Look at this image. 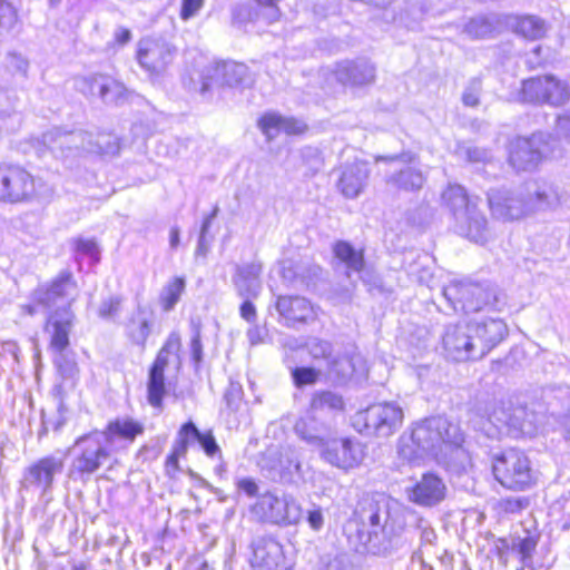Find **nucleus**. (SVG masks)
<instances>
[{"instance_id":"b1692460","label":"nucleus","mask_w":570,"mask_h":570,"mask_svg":"<svg viewBox=\"0 0 570 570\" xmlns=\"http://www.w3.org/2000/svg\"><path fill=\"white\" fill-rule=\"evenodd\" d=\"M252 550V567L259 570H274L283 559L282 546L272 537L256 538Z\"/></svg>"},{"instance_id":"49530a36","label":"nucleus","mask_w":570,"mask_h":570,"mask_svg":"<svg viewBox=\"0 0 570 570\" xmlns=\"http://www.w3.org/2000/svg\"><path fill=\"white\" fill-rule=\"evenodd\" d=\"M109 79V76L105 75H94L88 78H85L81 82V91L90 96L100 97V82Z\"/></svg>"},{"instance_id":"c756f323","label":"nucleus","mask_w":570,"mask_h":570,"mask_svg":"<svg viewBox=\"0 0 570 570\" xmlns=\"http://www.w3.org/2000/svg\"><path fill=\"white\" fill-rule=\"evenodd\" d=\"M276 308L287 322H306L314 316V309L311 303L299 296L278 297Z\"/></svg>"},{"instance_id":"8fccbe9b","label":"nucleus","mask_w":570,"mask_h":570,"mask_svg":"<svg viewBox=\"0 0 570 570\" xmlns=\"http://www.w3.org/2000/svg\"><path fill=\"white\" fill-rule=\"evenodd\" d=\"M189 439H191L190 433L183 434L181 429H180L178 432V439L176 440V442L173 446L171 454H174L178 458L184 456L187 452V445H188Z\"/></svg>"},{"instance_id":"7c9ffc66","label":"nucleus","mask_w":570,"mask_h":570,"mask_svg":"<svg viewBox=\"0 0 570 570\" xmlns=\"http://www.w3.org/2000/svg\"><path fill=\"white\" fill-rule=\"evenodd\" d=\"M273 470L284 481H292L295 476H302V461L298 451L294 448H285L279 454Z\"/></svg>"},{"instance_id":"4c0bfd02","label":"nucleus","mask_w":570,"mask_h":570,"mask_svg":"<svg viewBox=\"0 0 570 570\" xmlns=\"http://www.w3.org/2000/svg\"><path fill=\"white\" fill-rule=\"evenodd\" d=\"M425 177L423 174L414 168L400 170L397 176L391 177L387 183L393 184L395 187L412 190L419 189L423 186Z\"/></svg>"},{"instance_id":"9d476101","label":"nucleus","mask_w":570,"mask_h":570,"mask_svg":"<svg viewBox=\"0 0 570 570\" xmlns=\"http://www.w3.org/2000/svg\"><path fill=\"white\" fill-rule=\"evenodd\" d=\"M252 512L262 521L279 525L296 524L302 519V508L293 497H277L271 492L257 499Z\"/></svg>"},{"instance_id":"2eb2a0df","label":"nucleus","mask_w":570,"mask_h":570,"mask_svg":"<svg viewBox=\"0 0 570 570\" xmlns=\"http://www.w3.org/2000/svg\"><path fill=\"white\" fill-rule=\"evenodd\" d=\"M247 77L248 69L243 63L233 61L215 63L198 75V83H195L194 89L206 94L215 87L242 85Z\"/></svg>"},{"instance_id":"37998d69","label":"nucleus","mask_w":570,"mask_h":570,"mask_svg":"<svg viewBox=\"0 0 570 570\" xmlns=\"http://www.w3.org/2000/svg\"><path fill=\"white\" fill-rule=\"evenodd\" d=\"M465 32L472 38H485L491 35L492 26L487 18H476L466 24Z\"/></svg>"},{"instance_id":"6e6d98bb","label":"nucleus","mask_w":570,"mask_h":570,"mask_svg":"<svg viewBox=\"0 0 570 570\" xmlns=\"http://www.w3.org/2000/svg\"><path fill=\"white\" fill-rule=\"evenodd\" d=\"M479 85H474L468 88L462 97V100L465 106L475 107L479 104Z\"/></svg>"},{"instance_id":"0eeeda50","label":"nucleus","mask_w":570,"mask_h":570,"mask_svg":"<svg viewBox=\"0 0 570 570\" xmlns=\"http://www.w3.org/2000/svg\"><path fill=\"white\" fill-rule=\"evenodd\" d=\"M40 180L24 167L0 164V203L20 204L33 200L39 195Z\"/></svg>"},{"instance_id":"6ab92c4d","label":"nucleus","mask_w":570,"mask_h":570,"mask_svg":"<svg viewBox=\"0 0 570 570\" xmlns=\"http://www.w3.org/2000/svg\"><path fill=\"white\" fill-rule=\"evenodd\" d=\"M65 460L57 455H47L30 464L23 474L24 487H35L43 493L47 492L56 475L60 474Z\"/></svg>"},{"instance_id":"1a4fd4ad","label":"nucleus","mask_w":570,"mask_h":570,"mask_svg":"<svg viewBox=\"0 0 570 570\" xmlns=\"http://www.w3.org/2000/svg\"><path fill=\"white\" fill-rule=\"evenodd\" d=\"M78 286L69 272H63L50 283L40 285L32 293V304L21 306V311L30 316L37 313V306L50 308L58 304H66V308L76 301L78 296Z\"/></svg>"},{"instance_id":"6e6552de","label":"nucleus","mask_w":570,"mask_h":570,"mask_svg":"<svg viewBox=\"0 0 570 570\" xmlns=\"http://www.w3.org/2000/svg\"><path fill=\"white\" fill-rule=\"evenodd\" d=\"M76 452L71 472L81 476L91 475L111 460L110 444L100 432L82 435L73 444Z\"/></svg>"},{"instance_id":"a211bd4d","label":"nucleus","mask_w":570,"mask_h":570,"mask_svg":"<svg viewBox=\"0 0 570 570\" xmlns=\"http://www.w3.org/2000/svg\"><path fill=\"white\" fill-rule=\"evenodd\" d=\"M173 57V49L163 39L147 37L138 42V62L145 70L151 73L163 71L170 63Z\"/></svg>"},{"instance_id":"20e7f679","label":"nucleus","mask_w":570,"mask_h":570,"mask_svg":"<svg viewBox=\"0 0 570 570\" xmlns=\"http://www.w3.org/2000/svg\"><path fill=\"white\" fill-rule=\"evenodd\" d=\"M442 295L453 311L476 313L497 302V293L490 283L469 278L452 279L442 289Z\"/></svg>"},{"instance_id":"39448f33","label":"nucleus","mask_w":570,"mask_h":570,"mask_svg":"<svg viewBox=\"0 0 570 570\" xmlns=\"http://www.w3.org/2000/svg\"><path fill=\"white\" fill-rule=\"evenodd\" d=\"M403 419L404 413L400 405L393 402H382L355 413L352 424L360 433L387 438L402 426Z\"/></svg>"},{"instance_id":"cd10ccee","label":"nucleus","mask_w":570,"mask_h":570,"mask_svg":"<svg viewBox=\"0 0 570 570\" xmlns=\"http://www.w3.org/2000/svg\"><path fill=\"white\" fill-rule=\"evenodd\" d=\"M488 420L498 429L511 426L515 430L525 431V410L522 407L511 410L502 401L491 403L487 409Z\"/></svg>"},{"instance_id":"f03ea898","label":"nucleus","mask_w":570,"mask_h":570,"mask_svg":"<svg viewBox=\"0 0 570 570\" xmlns=\"http://www.w3.org/2000/svg\"><path fill=\"white\" fill-rule=\"evenodd\" d=\"M442 200L452 213L456 233L475 245H484L490 237L488 222L476 205L468 198L465 189L451 184L443 191Z\"/></svg>"},{"instance_id":"f704fd0d","label":"nucleus","mask_w":570,"mask_h":570,"mask_svg":"<svg viewBox=\"0 0 570 570\" xmlns=\"http://www.w3.org/2000/svg\"><path fill=\"white\" fill-rule=\"evenodd\" d=\"M20 124V117L14 111L11 97L0 91V140L6 134L14 130Z\"/></svg>"},{"instance_id":"ea45409f","label":"nucleus","mask_w":570,"mask_h":570,"mask_svg":"<svg viewBox=\"0 0 570 570\" xmlns=\"http://www.w3.org/2000/svg\"><path fill=\"white\" fill-rule=\"evenodd\" d=\"M181 432L183 434L190 433L191 439H195L199 442V444L202 445V448L204 449L205 453L208 456H214L215 454L220 452L213 433H200L193 422L185 423L181 426Z\"/></svg>"},{"instance_id":"338daca9","label":"nucleus","mask_w":570,"mask_h":570,"mask_svg":"<svg viewBox=\"0 0 570 570\" xmlns=\"http://www.w3.org/2000/svg\"><path fill=\"white\" fill-rule=\"evenodd\" d=\"M81 134H71V135H65L59 138V144H66V142H76L79 138H81Z\"/></svg>"},{"instance_id":"e433bc0d","label":"nucleus","mask_w":570,"mask_h":570,"mask_svg":"<svg viewBox=\"0 0 570 570\" xmlns=\"http://www.w3.org/2000/svg\"><path fill=\"white\" fill-rule=\"evenodd\" d=\"M515 31L528 39H538L546 32L544 22L533 16H525L515 19Z\"/></svg>"},{"instance_id":"393cba45","label":"nucleus","mask_w":570,"mask_h":570,"mask_svg":"<svg viewBox=\"0 0 570 570\" xmlns=\"http://www.w3.org/2000/svg\"><path fill=\"white\" fill-rule=\"evenodd\" d=\"M308 351L313 358L325 360L328 372L337 379H346L354 372V364L351 358L332 356V346L328 342L314 338L308 343Z\"/></svg>"},{"instance_id":"13d9d810","label":"nucleus","mask_w":570,"mask_h":570,"mask_svg":"<svg viewBox=\"0 0 570 570\" xmlns=\"http://www.w3.org/2000/svg\"><path fill=\"white\" fill-rule=\"evenodd\" d=\"M73 249H97L98 244L91 237H78L73 240Z\"/></svg>"},{"instance_id":"bb28decb","label":"nucleus","mask_w":570,"mask_h":570,"mask_svg":"<svg viewBox=\"0 0 570 570\" xmlns=\"http://www.w3.org/2000/svg\"><path fill=\"white\" fill-rule=\"evenodd\" d=\"M155 322L154 309L149 305H138L125 324L127 336L132 343L145 346Z\"/></svg>"},{"instance_id":"c9c22d12","label":"nucleus","mask_w":570,"mask_h":570,"mask_svg":"<svg viewBox=\"0 0 570 570\" xmlns=\"http://www.w3.org/2000/svg\"><path fill=\"white\" fill-rule=\"evenodd\" d=\"M343 407V397L331 391L315 392L311 400V410L314 412L341 411Z\"/></svg>"},{"instance_id":"5701e85b","label":"nucleus","mask_w":570,"mask_h":570,"mask_svg":"<svg viewBox=\"0 0 570 570\" xmlns=\"http://www.w3.org/2000/svg\"><path fill=\"white\" fill-rule=\"evenodd\" d=\"M475 328V342L479 345L481 357L500 344L508 335V326L501 318H484L471 322Z\"/></svg>"},{"instance_id":"f257e3e1","label":"nucleus","mask_w":570,"mask_h":570,"mask_svg":"<svg viewBox=\"0 0 570 570\" xmlns=\"http://www.w3.org/2000/svg\"><path fill=\"white\" fill-rule=\"evenodd\" d=\"M464 435L460 426L443 416H432L417 422L409 435L399 441V454L410 462L432 456L451 464L453 460L464 465L468 454L462 448Z\"/></svg>"},{"instance_id":"79ce46f5","label":"nucleus","mask_w":570,"mask_h":570,"mask_svg":"<svg viewBox=\"0 0 570 570\" xmlns=\"http://www.w3.org/2000/svg\"><path fill=\"white\" fill-rule=\"evenodd\" d=\"M335 254L347 271L362 272L364 267L363 252H335Z\"/></svg>"},{"instance_id":"603ef678","label":"nucleus","mask_w":570,"mask_h":570,"mask_svg":"<svg viewBox=\"0 0 570 570\" xmlns=\"http://www.w3.org/2000/svg\"><path fill=\"white\" fill-rule=\"evenodd\" d=\"M557 134L570 141V114L560 116L557 120Z\"/></svg>"},{"instance_id":"2f4dec72","label":"nucleus","mask_w":570,"mask_h":570,"mask_svg":"<svg viewBox=\"0 0 570 570\" xmlns=\"http://www.w3.org/2000/svg\"><path fill=\"white\" fill-rule=\"evenodd\" d=\"M144 432V425L129 417L117 419L108 424L101 434L107 436V442L111 445L116 436L132 442L135 438Z\"/></svg>"},{"instance_id":"680f3d73","label":"nucleus","mask_w":570,"mask_h":570,"mask_svg":"<svg viewBox=\"0 0 570 570\" xmlns=\"http://www.w3.org/2000/svg\"><path fill=\"white\" fill-rule=\"evenodd\" d=\"M466 157L470 161H474V163L485 161L489 158L488 153L485 150L479 149V148L466 149Z\"/></svg>"},{"instance_id":"4468645a","label":"nucleus","mask_w":570,"mask_h":570,"mask_svg":"<svg viewBox=\"0 0 570 570\" xmlns=\"http://www.w3.org/2000/svg\"><path fill=\"white\" fill-rule=\"evenodd\" d=\"M321 456L331 465L348 471L358 468L365 458V446L357 440L325 441Z\"/></svg>"},{"instance_id":"c85d7f7f","label":"nucleus","mask_w":570,"mask_h":570,"mask_svg":"<svg viewBox=\"0 0 570 570\" xmlns=\"http://www.w3.org/2000/svg\"><path fill=\"white\" fill-rule=\"evenodd\" d=\"M261 272L262 266L258 263H248L238 267L234 283L240 297L255 298L258 296L262 288Z\"/></svg>"},{"instance_id":"bf43d9fd","label":"nucleus","mask_w":570,"mask_h":570,"mask_svg":"<svg viewBox=\"0 0 570 570\" xmlns=\"http://www.w3.org/2000/svg\"><path fill=\"white\" fill-rule=\"evenodd\" d=\"M244 303L240 306V315L244 320L250 322L256 316V309L253 303L250 302L252 298H244Z\"/></svg>"},{"instance_id":"0e129e2a","label":"nucleus","mask_w":570,"mask_h":570,"mask_svg":"<svg viewBox=\"0 0 570 570\" xmlns=\"http://www.w3.org/2000/svg\"><path fill=\"white\" fill-rule=\"evenodd\" d=\"M389 159L390 160H400V161L406 163V164H412L415 161V155H413L411 153H404L399 156L390 157Z\"/></svg>"},{"instance_id":"9b49d317","label":"nucleus","mask_w":570,"mask_h":570,"mask_svg":"<svg viewBox=\"0 0 570 570\" xmlns=\"http://www.w3.org/2000/svg\"><path fill=\"white\" fill-rule=\"evenodd\" d=\"M180 345L179 335L177 333H171L149 370L147 399L148 403L153 407H163V397L166 394L164 372L171 360H175L179 365L178 352L180 350Z\"/></svg>"},{"instance_id":"69168bd1","label":"nucleus","mask_w":570,"mask_h":570,"mask_svg":"<svg viewBox=\"0 0 570 570\" xmlns=\"http://www.w3.org/2000/svg\"><path fill=\"white\" fill-rule=\"evenodd\" d=\"M178 456L170 453V455L166 460V468L168 473L171 471H176L178 469Z\"/></svg>"},{"instance_id":"f8f14e48","label":"nucleus","mask_w":570,"mask_h":570,"mask_svg":"<svg viewBox=\"0 0 570 570\" xmlns=\"http://www.w3.org/2000/svg\"><path fill=\"white\" fill-rule=\"evenodd\" d=\"M551 154V144L543 134L530 138L517 137L509 145V163L517 170L534 169Z\"/></svg>"},{"instance_id":"412c9836","label":"nucleus","mask_w":570,"mask_h":570,"mask_svg":"<svg viewBox=\"0 0 570 570\" xmlns=\"http://www.w3.org/2000/svg\"><path fill=\"white\" fill-rule=\"evenodd\" d=\"M76 316L70 308H58L46 322L45 332L50 337V348L63 352L69 346V334L72 331Z\"/></svg>"},{"instance_id":"a878e982","label":"nucleus","mask_w":570,"mask_h":570,"mask_svg":"<svg viewBox=\"0 0 570 570\" xmlns=\"http://www.w3.org/2000/svg\"><path fill=\"white\" fill-rule=\"evenodd\" d=\"M258 127L267 139L279 134L299 135L305 131L306 125L298 119L284 117L277 112H266L258 119Z\"/></svg>"},{"instance_id":"5fc2aeb1","label":"nucleus","mask_w":570,"mask_h":570,"mask_svg":"<svg viewBox=\"0 0 570 570\" xmlns=\"http://www.w3.org/2000/svg\"><path fill=\"white\" fill-rule=\"evenodd\" d=\"M267 332L264 327L254 326L247 331V338L250 345H257L265 342Z\"/></svg>"},{"instance_id":"052dcab7","label":"nucleus","mask_w":570,"mask_h":570,"mask_svg":"<svg viewBox=\"0 0 570 570\" xmlns=\"http://www.w3.org/2000/svg\"><path fill=\"white\" fill-rule=\"evenodd\" d=\"M238 489L244 491L249 497H253L257 493L258 487L252 479H242L237 483Z\"/></svg>"},{"instance_id":"72a5a7b5","label":"nucleus","mask_w":570,"mask_h":570,"mask_svg":"<svg viewBox=\"0 0 570 570\" xmlns=\"http://www.w3.org/2000/svg\"><path fill=\"white\" fill-rule=\"evenodd\" d=\"M186 281L184 277L171 278L159 293V305L164 312H170L179 302L185 292Z\"/></svg>"},{"instance_id":"a19ab883","label":"nucleus","mask_w":570,"mask_h":570,"mask_svg":"<svg viewBox=\"0 0 570 570\" xmlns=\"http://www.w3.org/2000/svg\"><path fill=\"white\" fill-rule=\"evenodd\" d=\"M55 364L63 377L71 379L78 373V366L73 356L68 355L66 351L56 352Z\"/></svg>"},{"instance_id":"ddd939ff","label":"nucleus","mask_w":570,"mask_h":570,"mask_svg":"<svg viewBox=\"0 0 570 570\" xmlns=\"http://www.w3.org/2000/svg\"><path fill=\"white\" fill-rule=\"evenodd\" d=\"M472 323L449 325L443 334V348L456 362L482 358Z\"/></svg>"},{"instance_id":"09e8293b","label":"nucleus","mask_w":570,"mask_h":570,"mask_svg":"<svg viewBox=\"0 0 570 570\" xmlns=\"http://www.w3.org/2000/svg\"><path fill=\"white\" fill-rule=\"evenodd\" d=\"M119 306L120 299L118 297H109L100 304L98 314L101 317H111L119 311Z\"/></svg>"},{"instance_id":"423d86ee","label":"nucleus","mask_w":570,"mask_h":570,"mask_svg":"<svg viewBox=\"0 0 570 570\" xmlns=\"http://www.w3.org/2000/svg\"><path fill=\"white\" fill-rule=\"evenodd\" d=\"M492 471L498 482L509 490L524 491L535 483V473L529 458L517 449L495 455Z\"/></svg>"},{"instance_id":"de8ad7c7","label":"nucleus","mask_w":570,"mask_h":570,"mask_svg":"<svg viewBox=\"0 0 570 570\" xmlns=\"http://www.w3.org/2000/svg\"><path fill=\"white\" fill-rule=\"evenodd\" d=\"M204 4V0H183L181 1V10L180 18L183 20H188L197 14L200 8Z\"/></svg>"},{"instance_id":"f3484780","label":"nucleus","mask_w":570,"mask_h":570,"mask_svg":"<svg viewBox=\"0 0 570 570\" xmlns=\"http://www.w3.org/2000/svg\"><path fill=\"white\" fill-rule=\"evenodd\" d=\"M336 171V187L345 198L354 199L364 191L370 176V168L366 161L361 159L345 161Z\"/></svg>"},{"instance_id":"a18cd8bd","label":"nucleus","mask_w":570,"mask_h":570,"mask_svg":"<svg viewBox=\"0 0 570 570\" xmlns=\"http://www.w3.org/2000/svg\"><path fill=\"white\" fill-rule=\"evenodd\" d=\"M320 371L312 367H296L293 371L295 384L298 386L314 384L317 381Z\"/></svg>"},{"instance_id":"473e14b6","label":"nucleus","mask_w":570,"mask_h":570,"mask_svg":"<svg viewBox=\"0 0 570 570\" xmlns=\"http://www.w3.org/2000/svg\"><path fill=\"white\" fill-rule=\"evenodd\" d=\"M295 433L307 443L315 446H323L325 434L313 416L301 417L294 425Z\"/></svg>"},{"instance_id":"4be33fe9","label":"nucleus","mask_w":570,"mask_h":570,"mask_svg":"<svg viewBox=\"0 0 570 570\" xmlns=\"http://www.w3.org/2000/svg\"><path fill=\"white\" fill-rule=\"evenodd\" d=\"M446 487L441 478L433 473H425L409 490V500L422 507H433L444 500Z\"/></svg>"},{"instance_id":"3c124183","label":"nucleus","mask_w":570,"mask_h":570,"mask_svg":"<svg viewBox=\"0 0 570 570\" xmlns=\"http://www.w3.org/2000/svg\"><path fill=\"white\" fill-rule=\"evenodd\" d=\"M258 6L266 10L265 14L269 21H274L278 18L279 11L276 7V3L279 0H255Z\"/></svg>"},{"instance_id":"58836bf2","label":"nucleus","mask_w":570,"mask_h":570,"mask_svg":"<svg viewBox=\"0 0 570 570\" xmlns=\"http://www.w3.org/2000/svg\"><path fill=\"white\" fill-rule=\"evenodd\" d=\"M100 98L106 102L119 104L122 100L127 99L129 92L126 87L117 81L116 79L109 77L105 81L100 82Z\"/></svg>"},{"instance_id":"774afa93","label":"nucleus","mask_w":570,"mask_h":570,"mask_svg":"<svg viewBox=\"0 0 570 570\" xmlns=\"http://www.w3.org/2000/svg\"><path fill=\"white\" fill-rule=\"evenodd\" d=\"M169 238H170V246L171 247H177L179 245V234H178V230L176 228H173L170 230Z\"/></svg>"},{"instance_id":"7ed1b4c3","label":"nucleus","mask_w":570,"mask_h":570,"mask_svg":"<svg viewBox=\"0 0 570 570\" xmlns=\"http://www.w3.org/2000/svg\"><path fill=\"white\" fill-rule=\"evenodd\" d=\"M546 189L534 186L527 193H512L505 189H493L488 194V203L494 219L513 222L522 219L537 210L549 206Z\"/></svg>"},{"instance_id":"864d4df0","label":"nucleus","mask_w":570,"mask_h":570,"mask_svg":"<svg viewBox=\"0 0 570 570\" xmlns=\"http://www.w3.org/2000/svg\"><path fill=\"white\" fill-rule=\"evenodd\" d=\"M307 522L313 530H321L324 525V515L322 510L320 508H316L308 511Z\"/></svg>"},{"instance_id":"e2e57ef3","label":"nucleus","mask_w":570,"mask_h":570,"mask_svg":"<svg viewBox=\"0 0 570 570\" xmlns=\"http://www.w3.org/2000/svg\"><path fill=\"white\" fill-rule=\"evenodd\" d=\"M115 39L118 43L125 45L131 39V32L126 28H118L115 32Z\"/></svg>"},{"instance_id":"c03bdc74","label":"nucleus","mask_w":570,"mask_h":570,"mask_svg":"<svg viewBox=\"0 0 570 570\" xmlns=\"http://www.w3.org/2000/svg\"><path fill=\"white\" fill-rule=\"evenodd\" d=\"M17 21V12L11 3L0 0V32L10 30Z\"/></svg>"},{"instance_id":"aec40b11","label":"nucleus","mask_w":570,"mask_h":570,"mask_svg":"<svg viewBox=\"0 0 570 570\" xmlns=\"http://www.w3.org/2000/svg\"><path fill=\"white\" fill-rule=\"evenodd\" d=\"M331 76L343 86L362 87L375 79V68L367 60H346L335 65Z\"/></svg>"},{"instance_id":"4d7b16f0","label":"nucleus","mask_w":570,"mask_h":570,"mask_svg":"<svg viewBox=\"0 0 570 570\" xmlns=\"http://www.w3.org/2000/svg\"><path fill=\"white\" fill-rule=\"evenodd\" d=\"M190 347H191V355H193L195 363L196 364L200 363L202 358H203V345L200 342L199 332H196V334L194 335V337L191 340Z\"/></svg>"},{"instance_id":"dca6fc26","label":"nucleus","mask_w":570,"mask_h":570,"mask_svg":"<svg viewBox=\"0 0 570 570\" xmlns=\"http://www.w3.org/2000/svg\"><path fill=\"white\" fill-rule=\"evenodd\" d=\"M569 97L568 86L550 76L532 78L522 83V99L524 101L561 105Z\"/></svg>"}]
</instances>
